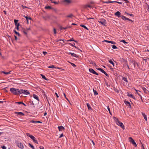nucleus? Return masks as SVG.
Masks as SVG:
<instances>
[{
	"label": "nucleus",
	"instance_id": "obj_1",
	"mask_svg": "<svg viewBox=\"0 0 149 149\" xmlns=\"http://www.w3.org/2000/svg\"><path fill=\"white\" fill-rule=\"evenodd\" d=\"M10 91L13 94L17 95L21 94L20 90L19 89H16L15 88H11L10 90Z\"/></svg>",
	"mask_w": 149,
	"mask_h": 149
},
{
	"label": "nucleus",
	"instance_id": "obj_2",
	"mask_svg": "<svg viewBox=\"0 0 149 149\" xmlns=\"http://www.w3.org/2000/svg\"><path fill=\"white\" fill-rule=\"evenodd\" d=\"M114 119L116 122V124L120 126L123 130L125 129V127L123 123L119 121L117 118L115 117H114Z\"/></svg>",
	"mask_w": 149,
	"mask_h": 149
},
{
	"label": "nucleus",
	"instance_id": "obj_3",
	"mask_svg": "<svg viewBox=\"0 0 149 149\" xmlns=\"http://www.w3.org/2000/svg\"><path fill=\"white\" fill-rule=\"evenodd\" d=\"M26 136L30 137L31 139L33 140V141L36 144H38V142L36 139L33 136L31 135L30 133H26Z\"/></svg>",
	"mask_w": 149,
	"mask_h": 149
},
{
	"label": "nucleus",
	"instance_id": "obj_4",
	"mask_svg": "<svg viewBox=\"0 0 149 149\" xmlns=\"http://www.w3.org/2000/svg\"><path fill=\"white\" fill-rule=\"evenodd\" d=\"M15 143L16 145L18 147L21 149H23L24 146L20 142L18 141H15Z\"/></svg>",
	"mask_w": 149,
	"mask_h": 149
},
{
	"label": "nucleus",
	"instance_id": "obj_5",
	"mask_svg": "<svg viewBox=\"0 0 149 149\" xmlns=\"http://www.w3.org/2000/svg\"><path fill=\"white\" fill-rule=\"evenodd\" d=\"M20 92H21V94L23 93L26 95H28L30 94L29 91L26 90H23V89H21Z\"/></svg>",
	"mask_w": 149,
	"mask_h": 149
},
{
	"label": "nucleus",
	"instance_id": "obj_6",
	"mask_svg": "<svg viewBox=\"0 0 149 149\" xmlns=\"http://www.w3.org/2000/svg\"><path fill=\"white\" fill-rule=\"evenodd\" d=\"M97 69L99 70H100V72H102L107 77H109V75L105 71H104L102 69L100 68H97Z\"/></svg>",
	"mask_w": 149,
	"mask_h": 149
},
{
	"label": "nucleus",
	"instance_id": "obj_7",
	"mask_svg": "<svg viewBox=\"0 0 149 149\" xmlns=\"http://www.w3.org/2000/svg\"><path fill=\"white\" fill-rule=\"evenodd\" d=\"M89 70L91 73L95 74L97 75H98V74L92 68H89Z\"/></svg>",
	"mask_w": 149,
	"mask_h": 149
},
{
	"label": "nucleus",
	"instance_id": "obj_8",
	"mask_svg": "<svg viewBox=\"0 0 149 149\" xmlns=\"http://www.w3.org/2000/svg\"><path fill=\"white\" fill-rule=\"evenodd\" d=\"M68 54H71L72 56H74L76 58H78L79 56L74 53L68 52L67 53Z\"/></svg>",
	"mask_w": 149,
	"mask_h": 149
},
{
	"label": "nucleus",
	"instance_id": "obj_9",
	"mask_svg": "<svg viewBox=\"0 0 149 149\" xmlns=\"http://www.w3.org/2000/svg\"><path fill=\"white\" fill-rule=\"evenodd\" d=\"M15 113L19 116H24V113L22 112H15Z\"/></svg>",
	"mask_w": 149,
	"mask_h": 149
},
{
	"label": "nucleus",
	"instance_id": "obj_10",
	"mask_svg": "<svg viewBox=\"0 0 149 149\" xmlns=\"http://www.w3.org/2000/svg\"><path fill=\"white\" fill-rule=\"evenodd\" d=\"M121 15V13L119 11H117L116 12L115 14V15L117 16L118 17H121V15Z\"/></svg>",
	"mask_w": 149,
	"mask_h": 149
},
{
	"label": "nucleus",
	"instance_id": "obj_11",
	"mask_svg": "<svg viewBox=\"0 0 149 149\" xmlns=\"http://www.w3.org/2000/svg\"><path fill=\"white\" fill-rule=\"evenodd\" d=\"M124 102H125V104L127 106H129V107L130 108L131 107V105L130 104V103L128 102V101H127L125 100H124Z\"/></svg>",
	"mask_w": 149,
	"mask_h": 149
},
{
	"label": "nucleus",
	"instance_id": "obj_12",
	"mask_svg": "<svg viewBox=\"0 0 149 149\" xmlns=\"http://www.w3.org/2000/svg\"><path fill=\"white\" fill-rule=\"evenodd\" d=\"M58 128L59 131H61L65 129L64 127L62 126H58Z\"/></svg>",
	"mask_w": 149,
	"mask_h": 149
},
{
	"label": "nucleus",
	"instance_id": "obj_13",
	"mask_svg": "<svg viewBox=\"0 0 149 149\" xmlns=\"http://www.w3.org/2000/svg\"><path fill=\"white\" fill-rule=\"evenodd\" d=\"M127 96L129 97H130L132 98L135 100V98L134 96L132 94H130L129 93H127Z\"/></svg>",
	"mask_w": 149,
	"mask_h": 149
},
{
	"label": "nucleus",
	"instance_id": "obj_14",
	"mask_svg": "<svg viewBox=\"0 0 149 149\" xmlns=\"http://www.w3.org/2000/svg\"><path fill=\"white\" fill-rule=\"evenodd\" d=\"M104 42H107L108 43H110L111 44H116V43L113 41H108L107 40H104Z\"/></svg>",
	"mask_w": 149,
	"mask_h": 149
},
{
	"label": "nucleus",
	"instance_id": "obj_15",
	"mask_svg": "<svg viewBox=\"0 0 149 149\" xmlns=\"http://www.w3.org/2000/svg\"><path fill=\"white\" fill-rule=\"evenodd\" d=\"M48 68H57L58 69H61L60 68H59V67H57V68H56L54 65H51V66H49L48 67Z\"/></svg>",
	"mask_w": 149,
	"mask_h": 149
},
{
	"label": "nucleus",
	"instance_id": "obj_16",
	"mask_svg": "<svg viewBox=\"0 0 149 149\" xmlns=\"http://www.w3.org/2000/svg\"><path fill=\"white\" fill-rule=\"evenodd\" d=\"M24 17H25L26 19V20H27V24H28L29 23V22H28V20L29 19H30V20H31L32 19V18L30 17H28L26 16H24Z\"/></svg>",
	"mask_w": 149,
	"mask_h": 149
},
{
	"label": "nucleus",
	"instance_id": "obj_17",
	"mask_svg": "<svg viewBox=\"0 0 149 149\" xmlns=\"http://www.w3.org/2000/svg\"><path fill=\"white\" fill-rule=\"evenodd\" d=\"M142 115L145 120L146 121L147 120V118L146 115L143 113H142Z\"/></svg>",
	"mask_w": 149,
	"mask_h": 149
},
{
	"label": "nucleus",
	"instance_id": "obj_18",
	"mask_svg": "<svg viewBox=\"0 0 149 149\" xmlns=\"http://www.w3.org/2000/svg\"><path fill=\"white\" fill-rule=\"evenodd\" d=\"M73 17H74V15L72 14H71L70 15H67L66 16V17L72 18Z\"/></svg>",
	"mask_w": 149,
	"mask_h": 149
},
{
	"label": "nucleus",
	"instance_id": "obj_19",
	"mask_svg": "<svg viewBox=\"0 0 149 149\" xmlns=\"http://www.w3.org/2000/svg\"><path fill=\"white\" fill-rule=\"evenodd\" d=\"M33 97L36 100H38V101H39V98H38V97L37 96V95H35V94L33 95Z\"/></svg>",
	"mask_w": 149,
	"mask_h": 149
},
{
	"label": "nucleus",
	"instance_id": "obj_20",
	"mask_svg": "<svg viewBox=\"0 0 149 149\" xmlns=\"http://www.w3.org/2000/svg\"><path fill=\"white\" fill-rule=\"evenodd\" d=\"M86 105L88 107V110H91V109L92 108L91 107L90 105V104L89 103H87L86 104Z\"/></svg>",
	"mask_w": 149,
	"mask_h": 149
},
{
	"label": "nucleus",
	"instance_id": "obj_21",
	"mask_svg": "<svg viewBox=\"0 0 149 149\" xmlns=\"http://www.w3.org/2000/svg\"><path fill=\"white\" fill-rule=\"evenodd\" d=\"M87 7H88L89 8H91V6L88 5H84L83 6V7L85 8H86Z\"/></svg>",
	"mask_w": 149,
	"mask_h": 149
},
{
	"label": "nucleus",
	"instance_id": "obj_22",
	"mask_svg": "<svg viewBox=\"0 0 149 149\" xmlns=\"http://www.w3.org/2000/svg\"><path fill=\"white\" fill-rule=\"evenodd\" d=\"M142 89L143 90L144 92L145 93H147V91H148V90L146 89V88H144V87H143L142 88Z\"/></svg>",
	"mask_w": 149,
	"mask_h": 149
},
{
	"label": "nucleus",
	"instance_id": "obj_23",
	"mask_svg": "<svg viewBox=\"0 0 149 149\" xmlns=\"http://www.w3.org/2000/svg\"><path fill=\"white\" fill-rule=\"evenodd\" d=\"M41 76L42 78L43 79H44L46 80H48V79H47V78H46V77H45L43 75V74H41Z\"/></svg>",
	"mask_w": 149,
	"mask_h": 149
},
{
	"label": "nucleus",
	"instance_id": "obj_24",
	"mask_svg": "<svg viewBox=\"0 0 149 149\" xmlns=\"http://www.w3.org/2000/svg\"><path fill=\"white\" fill-rule=\"evenodd\" d=\"M11 71H10L9 72H5L4 71L2 72L4 73L5 74L7 75L8 74H10V73Z\"/></svg>",
	"mask_w": 149,
	"mask_h": 149
},
{
	"label": "nucleus",
	"instance_id": "obj_25",
	"mask_svg": "<svg viewBox=\"0 0 149 149\" xmlns=\"http://www.w3.org/2000/svg\"><path fill=\"white\" fill-rule=\"evenodd\" d=\"M63 1L64 2L66 3H70L71 2L70 0H64Z\"/></svg>",
	"mask_w": 149,
	"mask_h": 149
},
{
	"label": "nucleus",
	"instance_id": "obj_26",
	"mask_svg": "<svg viewBox=\"0 0 149 149\" xmlns=\"http://www.w3.org/2000/svg\"><path fill=\"white\" fill-rule=\"evenodd\" d=\"M129 140L130 141V142L132 143L133 141L134 140L131 137H129Z\"/></svg>",
	"mask_w": 149,
	"mask_h": 149
},
{
	"label": "nucleus",
	"instance_id": "obj_27",
	"mask_svg": "<svg viewBox=\"0 0 149 149\" xmlns=\"http://www.w3.org/2000/svg\"><path fill=\"white\" fill-rule=\"evenodd\" d=\"M28 145L30 147L32 148V149H35L34 146L32 145L30 143H28Z\"/></svg>",
	"mask_w": 149,
	"mask_h": 149
},
{
	"label": "nucleus",
	"instance_id": "obj_28",
	"mask_svg": "<svg viewBox=\"0 0 149 149\" xmlns=\"http://www.w3.org/2000/svg\"><path fill=\"white\" fill-rule=\"evenodd\" d=\"M23 32L25 35H26L27 34V31L25 29H23Z\"/></svg>",
	"mask_w": 149,
	"mask_h": 149
},
{
	"label": "nucleus",
	"instance_id": "obj_29",
	"mask_svg": "<svg viewBox=\"0 0 149 149\" xmlns=\"http://www.w3.org/2000/svg\"><path fill=\"white\" fill-rule=\"evenodd\" d=\"M122 79L124 81H125L126 82H127V83L128 82V81L127 80V79L125 77H123Z\"/></svg>",
	"mask_w": 149,
	"mask_h": 149
},
{
	"label": "nucleus",
	"instance_id": "obj_30",
	"mask_svg": "<svg viewBox=\"0 0 149 149\" xmlns=\"http://www.w3.org/2000/svg\"><path fill=\"white\" fill-rule=\"evenodd\" d=\"M69 45L72 46L74 47L75 48L78 49V48L75 46H74V45H75V43H73V44H71V43H68Z\"/></svg>",
	"mask_w": 149,
	"mask_h": 149
},
{
	"label": "nucleus",
	"instance_id": "obj_31",
	"mask_svg": "<svg viewBox=\"0 0 149 149\" xmlns=\"http://www.w3.org/2000/svg\"><path fill=\"white\" fill-rule=\"evenodd\" d=\"M121 17L123 20H127L126 19H127V18L125 17L124 16L121 15Z\"/></svg>",
	"mask_w": 149,
	"mask_h": 149
},
{
	"label": "nucleus",
	"instance_id": "obj_32",
	"mask_svg": "<svg viewBox=\"0 0 149 149\" xmlns=\"http://www.w3.org/2000/svg\"><path fill=\"white\" fill-rule=\"evenodd\" d=\"M109 61L111 64H112L113 66H114V63L112 60H110Z\"/></svg>",
	"mask_w": 149,
	"mask_h": 149
},
{
	"label": "nucleus",
	"instance_id": "obj_33",
	"mask_svg": "<svg viewBox=\"0 0 149 149\" xmlns=\"http://www.w3.org/2000/svg\"><path fill=\"white\" fill-rule=\"evenodd\" d=\"M135 147L137 146V145L134 141H133L132 143H131Z\"/></svg>",
	"mask_w": 149,
	"mask_h": 149
},
{
	"label": "nucleus",
	"instance_id": "obj_34",
	"mask_svg": "<svg viewBox=\"0 0 149 149\" xmlns=\"http://www.w3.org/2000/svg\"><path fill=\"white\" fill-rule=\"evenodd\" d=\"M80 26H81L84 28H85V29H86L87 30H88V29L86 26H85V25H81Z\"/></svg>",
	"mask_w": 149,
	"mask_h": 149
},
{
	"label": "nucleus",
	"instance_id": "obj_35",
	"mask_svg": "<svg viewBox=\"0 0 149 149\" xmlns=\"http://www.w3.org/2000/svg\"><path fill=\"white\" fill-rule=\"evenodd\" d=\"M68 28V27H62L61 26L60 27V29L61 30H62L63 29H67Z\"/></svg>",
	"mask_w": 149,
	"mask_h": 149
},
{
	"label": "nucleus",
	"instance_id": "obj_36",
	"mask_svg": "<svg viewBox=\"0 0 149 149\" xmlns=\"http://www.w3.org/2000/svg\"><path fill=\"white\" fill-rule=\"evenodd\" d=\"M90 63L91 64H92L94 66L96 65V63L94 61H91L90 62Z\"/></svg>",
	"mask_w": 149,
	"mask_h": 149
},
{
	"label": "nucleus",
	"instance_id": "obj_37",
	"mask_svg": "<svg viewBox=\"0 0 149 149\" xmlns=\"http://www.w3.org/2000/svg\"><path fill=\"white\" fill-rule=\"evenodd\" d=\"M93 91L95 95H97L98 94V93L93 89Z\"/></svg>",
	"mask_w": 149,
	"mask_h": 149
},
{
	"label": "nucleus",
	"instance_id": "obj_38",
	"mask_svg": "<svg viewBox=\"0 0 149 149\" xmlns=\"http://www.w3.org/2000/svg\"><path fill=\"white\" fill-rule=\"evenodd\" d=\"M14 32H15V33L16 34H17V35L18 36H19L20 35V34H19V33L18 32H17L15 30H14Z\"/></svg>",
	"mask_w": 149,
	"mask_h": 149
},
{
	"label": "nucleus",
	"instance_id": "obj_39",
	"mask_svg": "<svg viewBox=\"0 0 149 149\" xmlns=\"http://www.w3.org/2000/svg\"><path fill=\"white\" fill-rule=\"evenodd\" d=\"M99 23H101V24L103 25H104L105 24V23L104 22L100 21L99 22Z\"/></svg>",
	"mask_w": 149,
	"mask_h": 149
},
{
	"label": "nucleus",
	"instance_id": "obj_40",
	"mask_svg": "<svg viewBox=\"0 0 149 149\" xmlns=\"http://www.w3.org/2000/svg\"><path fill=\"white\" fill-rule=\"evenodd\" d=\"M74 41V39L73 38H71L70 39L68 40H66V41L67 42H70V41Z\"/></svg>",
	"mask_w": 149,
	"mask_h": 149
},
{
	"label": "nucleus",
	"instance_id": "obj_41",
	"mask_svg": "<svg viewBox=\"0 0 149 149\" xmlns=\"http://www.w3.org/2000/svg\"><path fill=\"white\" fill-rule=\"evenodd\" d=\"M123 61L125 62V65H126L127 66V68L128 69H129V66L128 64H127V62L126 61H125V59H123Z\"/></svg>",
	"mask_w": 149,
	"mask_h": 149
},
{
	"label": "nucleus",
	"instance_id": "obj_42",
	"mask_svg": "<svg viewBox=\"0 0 149 149\" xmlns=\"http://www.w3.org/2000/svg\"><path fill=\"white\" fill-rule=\"evenodd\" d=\"M111 45L112 46V48L114 49H116L117 48V47L116 45Z\"/></svg>",
	"mask_w": 149,
	"mask_h": 149
},
{
	"label": "nucleus",
	"instance_id": "obj_43",
	"mask_svg": "<svg viewBox=\"0 0 149 149\" xmlns=\"http://www.w3.org/2000/svg\"><path fill=\"white\" fill-rule=\"evenodd\" d=\"M45 8L46 9H51L52 8L51 6H45Z\"/></svg>",
	"mask_w": 149,
	"mask_h": 149
},
{
	"label": "nucleus",
	"instance_id": "obj_44",
	"mask_svg": "<svg viewBox=\"0 0 149 149\" xmlns=\"http://www.w3.org/2000/svg\"><path fill=\"white\" fill-rule=\"evenodd\" d=\"M132 63L134 65V67H135V64H137V65H138V63H136V62H132Z\"/></svg>",
	"mask_w": 149,
	"mask_h": 149
},
{
	"label": "nucleus",
	"instance_id": "obj_45",
	"mask_svg": "<svg viewBox=\"0 0 149 149\" xmlns=\"http://www.w3.org/2000/svg\"><path fill=\"white\" fill-rule=\"evenodd\" d=\"M30 122L34 123H37V121H35L33 120H31L30 121Z\"/></svg>",
	"mask_w": 149,
	"mask_h": 149
},
{
	"label": "nucleus",
	"instance_id": "obj_46",
	"mask_svg": "<svg viewBox=\"0 0 149 149\" xmlns=\"http://www.w3.org/2000/svg\"><path fill=\"white\" fill-rule=\"evenodd\" d=\"M107 109L108 110L109 112V113H110V114L111 115L112 114H111V113L110 111V108H109V106H107Z\"/></svg>",
	"mask_w": 149,
	"mask_h": 149
},
{
	"label": "nucleus",
	"instance_id": "obj_47",
	"mask_svg": "<svg viewBox=\"0 0 149 149\" xmlns=\"http://www.w3.org/2000/svg\"><path fill=\"white\" fill-rule=\"evenodd\" d=\"M14 22L15 24H16L18 23L17 22H18V20H17V19H15L14 20Z\"/></svg>",
	"mask_w": 149,
	"mask_h": 149
},
{
	"label": "nucleus",
	"instance_id": "obj_48",
	"mask_svg": "<svg viewBox=\"0 0 149 149\" xmlns=\"http://www.w3.org/2000/svg\"><path fill=\"white\" fill-rule=\"evenodd\" d=\"M15 103L17 104H22V103H23V102H16Z\"/></svg>",
	"mask_w": 149,
	"mask_h": 149
},
{
	"label": "nucleus",
	"instance_id": "obj_49",
	"mask_svg": "<svg viewBox=\"0 0 149 149\" xmlns=\"http://www.w3.org/2000/svg\"><path fill=\"white\" fill-rule=\"evenodd\" d=\"M31 105L33 107H35V105L33 101L32 102Z\"/></svg>",
	"mask_w": 149,
	"mask_h": 149
},
{
	"label": "nucleus",
	"instance_id": "obj_50",
	"mask_svg": "<svg viewBox=\"0 0 149 149\" xmlns=\"http://www.w3.org/2000/svg\"><path fill=\"white\" fill-rule=\"evenodd\" d=\"M135 90L136 91V92L137 94L138 95H140V94L138 93V92H140V91H138L136 89H135Z\"/></svg>",
	"mask_w": 149,
	"mask_h": 149
},
{
	"label": "nucleus",
	"instance_id": "obj_51",
	"mask_svg": "<svg viewBox=\"0 0 149 149\" xmlns=\"http://www.w3.org/2000/svg\"><path fill=\"white\" fill-rule=\"evenodd\" d=\"M120 41V42H122L124 43H127V42H126L125 40H122Z\"/></svg>",
	"mask_w": 149,
	"mask_h": 149
},
{
	"label": "nucleus",
	"instance_id": "obj_52",
	"mask_svg": "<svg viewBox=\"0 0 149 149\" xmlns=\"http://www.w3.org/2000/svg\"><path fill=\"white\" fill-rule=\"evenodd\" d=\"M1 147L2 148V149H6V147L4 146H1Z\"/></svg>",
	"mask_w": 149,
	"mask_h": 149
},
{
	"label": "nucleus",
	"instance_id": "obj_53",
	"mask_svg": "<svg viewBox=\"0 0 149 149\" xmlns=\"http://www.w3.org/2000/svg\"><path fill=\"white\" fill-rule=\"evenodd\" d=\"M61 40H62V41H63V42H64V40H63L61 39H58V40H57V42H58V41H61Z\"/></svg>",
	"mask_w": 149,
	"mask_h": 149
},
{
	"label": "nucleus",
	"instance_id": "obj_54",
	"mask_svg": "<svg viewBox=\"0 0 149 149\" xmlns=\"http://www.w3.org/2000/svg\"><path fill=\"white\" fill-rule=\"evenodd\" d=\"M71 64L72 66L73 67H76V65L75 64L72 63H71Z\"/></svg>",
	"mask_w": 149,
	"mask_h": 149
},
{
	"label": "nucleus",
	"instance_id": "obj_55",
	"mask_svg": "<svg viewBox=\"0 0 149 149\" xmlns=\"http://www.w3.org/2000/svg\"><path fill=\"white\" fill-rule=\"evenodd\" d=\"M53 30H54V33L55 34H56V29L54 28Z\"/></svg>",
	"mask_w": 149,
	"mask_h": 149
},
{
	"label": "nucleus",
	"instance_id": "obj_56",
	"mask_svg": "<svg viewBox=\"0 0 149 149\" xmlns=\"http://www.w3.org/2000/svg\"><path fill=\"white\" fill-rule=\"evenodd\" d=\"M46 98L47 100V101L49 103V97H47V96H46Z\"/></svg>",
	"mask_w": 149,
	"mask_h": 149
},
{
	"label": "nucleus",
	"instance_id": "obj_57",
	"mask_svg": "<svg viewBox=\"0 0 149 149\" xmlns=\"http://www.w3.org/2000/svg\"><path fill=\"white\" fill-rule=\"evenodd\" d=\"M52 3H54L55 4H58V2H57L56 1H54L52 2Z\"/></svg>",
	"mask_w": 149,
	"mask_h": 149
},
{
	"label": "nucleus",
	"instance_id": "obj_58",
	"mask_svg": "<svg viewBox=\"0 0 149 149\" xmlns=\"http://www.w3.org/2000/svg\"><path fill=\"white\" fill-rule=\"evenodd\" d=\"M141 149H145V148H144V147L143 146V145L142 144V143H141Z\"/></svg>",
	"mask_w": 149,
	"mask_h": 149
},
{
	"label": "nucleus",
	"instance_id": "obj_59",
	"mask_svg": "<svg viewBox=\"0 0 149 149\" xmlns=\"http://www.w3.org/2000/svg\"><path fill=\"white\" fill-rule=\"evenodd\" d=\"M114 3H118L120 4H121L122 3H121V2L117 1H115Z\"/></svg>",
	"mask_w": 149,
	"mask_h": 149
},
{
	"label": "nucleus",
	"instance_id": "obj_60",
	"mask_svg": "<svg viewBox=\"0 0 149 149\" xmlns=\"http://www.w3.org/2000/svg\"><path fill=\"white\" fill-rule=\"evenodd\" d=\"M146 30H149V25L148 26H146Z\"/></svg>",
	"mask_w": 149,
	"mask_h": 149
},
{
	"label": "nucleus",
	"instance_id": "obj_61",
	"mask_svg": "<svg viewBox=\"0 0 149 149\" xmlns=\"http://www.w3.org/2000/svg\"><path fill=\"white\" fill-rule=\"evenodd\" d=\"M31 29L30 27L29 28H27L26 29V30L27 31H28L30 30Z\"/></svg>",
	"mask_w": 149,
	"mask_h": 149
},
{
	"label": "nucleus",
	"instance_id": "obj_62",
	"mask_svg": "<svg viewBox=\"0 0 149 149\" xmlns=\"http://www.w3.org/2000/svg\"><path fill=\"white\" fill-rule=\"evenodd\" d=\"M124 1H125V2L126 3H129V1L127 0H123Z\"/></svg>",
	"mask_w": 149,
	"mask_h": 149
},
{
	"label": "nucleus",
	"instance_id": "obj_63",
	"mask_svg": "<svg viewBox=\"0 0 149 149\" xmlns=\"http://www.w3.org/2000/svg\"><path fill=\"white\" fill-rule=\"evenodd\" d=\"M15 25L16 26H19L20 25V24L19 23H18L16 24H15Z\"/></svg>",
	"mask_w": 149,
	"mask_h": 149
},
{
	"label": "nucleus",
	"instance_id": "obj_64",
	"mask_svg": "<svg viewBox=\"0 0 149 149\" xmlns=\"http://www.w3.org/2000/svg\"><path fill=\"white\" fill-rule=\"evenodd\" d=\"M40 149H44V147L43 146H40Z\"/></svg>",
	"mask_w": 149,
	"mask_h": 149
}]
</instances>
